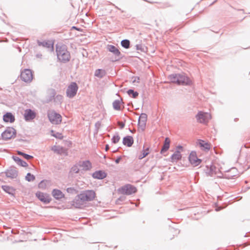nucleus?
Returning a JSON list of instances; mask_svg holds the SVG:
<instances>
[{"label":"nucleus","mask_w":250,"mask_h":250,"mask_svg":"<svg viewBox=\"0 0 250 250\" xmlns=\"http://www.w3.org/2000/svg\"><path fill=\"white\" fill-rule=\"evenodd\" d=\"M78 88L76 82H71L66 89V96L69 98H73L76 95Z\"/></svg>","instance_id":"1a4fd4ad"},{"label":"nucleus","mask_w":250,"mask_h":250,"mask_svg":"<svg viewBox=\"0 0 250 250\" xmlns=\"http://www.w3.org/2000/svg\"><path fill=\"white\" fill-rule=\"evenodd\" d=\"M198 144L202 150L208 152L210 149V144L208 142H206L204 140H198Z\"/></svg>","instance_id":"aec40b11"},{"label":"nucleus","mask_w":250,"mask_h":250,"mask_svg":"<svg viewBox=\"0 0 250 250\" xmlns=\"http://www.w3.org/2000/svg\"><path fill=\"white\" fill-rule=\"evenodd\" d=\"M21 79L24 82H31L33 79L32 71L30 69H24L21 73Z\"/></svg>","instance_id":"f8f14e48"},{"label":"nucleus","mask_w":250,"mask_h":250,"mask_svg":"<svg viewBox=\"0 0 250 250\" xmlns=\"http://www.w3.org/2000/svg\"><path fill=\"white\" fill-rule=\"evenodd\" d=\"M23 116L24 120L27 122H29L36 118V113L34 110L28 108L25 110Z\"/></svg>","instance_id":"2eb2a0df"},{"label":"nucleus","mask_w":250,"mask_h":250,"mask_svg":"<svg viewBox=\"0 0 250 250\" xmlns=\"http://www.w3.org/2000/svg\"><path fill=\"white\" fill-rule=\"evenodd\" d=\"M80 163L81 161H79L71 167L69 172V176L73 177L74 173L77 174L80 172L79 167H80Z\"/></svg>","instance_id":"a878e982"},{"label":"nucleus","mask_w":250,"mask_h":250,"mask_svg":"<svg viewBox=\"0 0 250 250\" xmlns=\"http://www.w3.org/2000/svg\"><path fill=\"white\" fill-rule=\"evenodd\" d=\"M72 205L76 208H81L84 201H82L81 199L78 197V194L75 197V199L72 201Z\"/></svg>","instance_id":"c756f323"},{"label":"nucleus","mask_w":250,"mask_h":250,"mask_svg":"<svg viewBox=\"0 0 250 250\" xmlns=\"http://www.w3.org/2000/svg\"><path fill=\"white\" fill-rule=\"evenodd\" d=\"M170 230L172 232H173L175 235H177L179 233L180 230L178 229H175L173 227L170 228Z\"/></svg>","instance_id":"49530a36"},{"label":"nucleus","mask_w":250,"mask_h":250,"mask_svg":"<svg viewBox=\"0 0 250 250\" xmlns=\"http://www.w3.org/2000/svg\"><path fill=\"white\" fill-rule=\"evenodd\" d=\"M182 156L179 150H176L175 152L170 156L171 162H176L182 159Z\"/></svg>","instance_id":"c85d7f7f"},{"label":"nucleus","mask_w":250,"mask_h":250,"mask_svg":"<svg viewBox=\"0 0 250 250\" xmlns=\"http://www.w3.org/2000/svg\"><path fill=\"white\" fill-rule=\"evenodd\" d=\"M63 97L61 95H57L55 98H54V101L56 102H60V103H62V101Z\"/></svg>","instance_id":"c03bdc74"},{"label":"nucleus","mask_w":250,"mask_h":250,"mask_svg":"<svg viewBox=\"0 0 250 250\" xmlns=\"http://www.w3.org/2000/svg\"><path fill=\"white\" fill-rule=\"evenodd\" d=\"M125 198L124 197H120L117 199L116 200V204H121L120 202H123L125 200Z\"/></svg>","instance_id":"de8ad7c7"},{"label":"nucleus","mask_w":250,"mask_h":250,"mask_svg":"<svg viewBox=\"0 0 250 250\" xmlns=\"http://www.w3.org/2000/svg\"><path fill=\"white\" fill-rule=\"evenodd\" d=\"M145 152H150V148L149 147H146V149H145Z\"/></svg>","instance_id":"bf43d9fd"},{"label":"nucleus","mask_w":250,"mask_h":250,"mask_svg":"<svg viewBox=\"0 0 250 250\" xmlns=\"http://www.w3.org/2000/svg\"><path fill=\"white\" fill-rule=\"evenodd\" d=\"M80 167H83V169L84 171H89L91 169L92 166L89 160H85L82 162H81Z\"/></svg>","instance_id":"bb28decb"},{"label":"nucleus","mask_w":250,"mask_h":250,"mask_svg":"<svg viewBox=\"0 0 250 250\" xmlns=\"http://www.w3.org/2000/svg\"><path fill=\"white\" fill-rule=\"evenodd\" d=\"M56 52L58 61L65 63L69 62L71 58L70 53L67 50V46L65 44L56 45Z\"/></svg>","instance_id":"f03ea898"},{"label":"nucleus","mask_w":250,"mask_h":250,"mask_svg":"<svg viewBox=\"0 0 250 250\" xmlns=\"http://www.w3.org/2000/svg\"><path fill=\"white\" fill-rule=\"evenodd\" d=\"M122 194L124 195H129L135 193L137 191V188L129 184H125L121 187L118 189Z\"/></svg>","instance_id":"39448f33"},{"label":"nucleus","mask_w":250,"mask_h":250,"mask_svg":"<svg viewBox=\"0 0 250 250\" xmlns=\"http://www.w3.org/2000/svg\"><path fill=\"white\" fill-rule=\"evenodd\" d=\"M12 158L18 165L21 167H26L28 166V164L25 161L18 156L13 155Z\"/></svg>","instance_id":"393cba45"},{"label":"nucleus","mask_w":250,"mask_h":250,"mask_svg":"<svg viewBox=\"0 0 250 250\" xmlns=\"http://www.w3.org/2000/svg\"><path fill=\"white\" fill-rule=\"evenodd\" d=\"M107 174L103 170L95 171L92 174L93 178L98 180H103L107 177Z\"/></svg>","instance_id":"dca6fc26"},{"label":"nucleus","mask_w":250,"mask_h":250,"mask_svg":"<svg viewBox=\"0 0 250 250\" xmlns=\"http://www.w3.org/2000/svg\"><path fill=\"white\" fill-rule=\"evenodd\" d=\"M101 125V123L100 122H97L95 125V127L98 129L99 127H100V126Z\"/></svg>","instance_id":"864d4df0"},{"label":"nucleus","mask_w":250,"mask_h":250,"mask_svg":"<svg viewBox=\"0 0 250 250\" xmlns=\"http://www.w3.org/2000/svg\"><path fill=\"white\" fill-rule=\"evenodd\" d=\"M115 8L118 9V10H120L122 12H124V11L121 10L120 8H119L118 7L115 6Z\"/></svg>","instance_id":"680f3d73"},{"label":"nucleus","mask_w":250,"mask_h":250,"mask_svg":"<svg viewBox=\"0 0 250 250\" xmlns=\"http://www.w3.org/2000/svg\"><path fill=\"white\" fill-rule=\"evenodd\" d=\"M146 122H145L143 121H140L138 120V126L141 129L142 131H144L146 128Z\"/></svg>","instance_id":"58836bf2"},{"label":"nucleus","mask_w":250,"mask_h":250,"mask_svg":"<svg viewBox=\"0 0 250 250\" xmlns=\"http://www.w3.org/2000/svg\"><path fill=\"white\" fill-rule=\"evenodd\" d=\"M35 179V176L30 172L27 173L25 180L28 182L33 181Z\"/></svg>","instance_id":"4c0bfd02"},{"label":"nucleus","mask_w":250,"mask_h":250,"mask_svg":"<svg viewBox=\"0 0 250 250\" xmlns=\"http://www.w3.org/2000/svg\"><path fill=\"white\" fill-rule=\"evenodd\" d=\"M170 141L169 138L166 137L165 139L163 146L160 151L161 154H163L168 150L170 147Z\"/></svg>","instance_id":"cd10ccee"},{"label":"nucleus","mask_w":250,"mask_h":250,"mask_svg":"<svg viewBox=\"0 0 250 250\" xmlns=\"http://www.w3.org/2000/svg\"><path fill=\"white\" fill-rule=\"evenodd\" d=\"M50 135L51 136L60 140H62L63 138V136L61 133L55 132L52 129L50 130Z\"/></svg>","instance_id":"473e14b6"},{"label":"nucleus","mask_w":250,"mask_h":250,"mask_svg":"<svg viewBox=\"0 0 250 250\" xmlns=\"http://www.w3.org/2000/svg\"><path fill=\"white\" fill-rule=\"evenodd\" d=\"M119 148H120V147H118L117 149L113 150L112 152L114 153V152H117Z\"/></svg>","instance_id":"e2e57ef3"},{"label":"nucleus","mask_w":250,"mask_h":250,"mask_svg":"<svg viewBox=\"0 0 250 250\" xmlns=\"http://www.w3.org/2000/svg\"><path fill=\"white\" fill-rule=\"evenodd\" d=\"M106 49L109 52L112 53L114 56V58L110 59L112 62H118L122 60L124 56L122 54L119 49L112 44H108L106 46Z\"/></svg>","instance_id":"7ed1b4c3"},{"label":"nucleus","mask_w":250,"mask_h":250,"mask_svg":"<svg viewBox=\"0 0 250 250\" xmlns=\"http://www.w3.org/2000/svg\"><path fill=\"white\" fill-rule=\"evenodd\" d=\"M17 153L18 155L22 156L26 160H29L30 159L33 158V156L26 154L20 150H17Z\"/></svg>","instance_id":"c9c22d12"},{"label":"nucleus","mask_w":250,"mask_h":250,"mask_svg":"<svg viewBox=\"0 0 250 250\" xmlns=\"http://www.w3.org/2000/svg\"><path fill=\"white\" fill-rule=\"evenodd\" d=\"M47 116L49 121L53 124L59 125L62 122L61 115L54 110L48 112Z\"/></svg>","instance_id":"0eeeda50"},{"label":"nucleus","mask_w":250,"mask_h":250,"mask_svg":"<svg viewBox=\"0 0 250 250\" xmlns=\"http://www.w3.org/2000/svg\"><path fill=\"white\" fill-rule=\"evenodd\" d=\"M149 154V152H145V146H144L142 153L139 155L138 159L139 160H142L144 158L147 156Z\"/></svg>","instance_id":"a19ab883"},{"label":"nucleus","mask_w":250,"mask_h":250,"mask_svg":"<svg viewBox=\"0 0 250 250\" xmlns=\"http://www.w3.org/2000/svg\"><path fill=\"white\" fill-rule=\"evenodd\" d=\"M51 194L52 196L57 200H60L65 197V195L62 192L60 189L57 188L53 189Z\"/></svg>","instance_id":"6ab92c4d"},{"label":"nucleus","mask_w":250,"mask_h":250,"mask_svg":"<svg viewBox=\"0 0 250 250\" xmlns=\"http://www.w3.org/2000/svg\"><path fill=\"white\" fill-rule=\"evenodd\" d=\"M56 91L55 89H51L50 90V97L51 98H55V96L56 95Z\"/></svg>","instance_id":"a18cd8bd"},{"label":"nucleus","mask_w":250,"mask_h":250,"mask_svg":"<svg viewBox=\"0 0 250 250\" xmlns=\"http://www.w3.org/2000/svg\"><path fill=\"white\" fill-rule=\"evenodd\" d=\"M129 131L131 132H132V131L131 129H129Z\"/></svg>","instance_id":"774afa93"},{"label":"nucleus","mask_w":250,"mask_h":250,"mask_svg":"<svg viewBox=\"0 0 250 250\" xmlns=\"http://www.w3.org/2000/svg\"><path fill=\"white\" fill-rule=\"evenodd\" d=\"M72 28H74V29H76V30H78V31H79V30H80V29H79V28H78V27H76V26H73V27H72Z\"/></svg>","instance_id":"052dcab7"},{"label":"nucleus","mask_w":250,"mask_h":250,"mask_svg":"<svg viewBox=\"0 0 250 250\" xmlns=\"http://www.w3.org/2000/svg\"><path fill=\"white\" fill-rule=\"evenodd\" d=\"M120 139V137L118 133H117L112 137L111 139V142L113 144H116L119 141Z\"/></svg>","instance_id":"ea45409f"},{"label":"nucleus","mask_w":250,"mask_h":250,"mask_svg":"<svg viewBox=\"0 0 250 250\" xmlns=\"http://www.w3.org/2000/svg\"><path fill=\"white\" fill-rule=\"evenodd\" d=\"M167 79L172 83L179 85L190 86L192 81L184 73L171 74L167 77Z\"/></svg>","instance_id":"f257e3e1"},{"label":"nucleus","mask_w":250,"mask_h":250,"mask_svg":"<svg viewBox=\"0 0 250 250\" xmlns=\"http://www.w3.org/2000/svg\"><path fill=\"white\" fill-rule=\"evenodd\" d=\"M176 150H183V147L181 145H178L176 146Z\"/></svg>","instance_id":"603ef678"},{"label":"nucleus","mask_w":250,"mask_h":250,"mask_svg":"<svg viewBox=\"0 0 250 250\" xmlns=\"http://www.w3.org/2000/svg\"><path fill=\"white\" fill-rule=\"evenodd\" d=\"M238 175L237 169L235 167H232L228 170L224 175V177L228 179H233L235 176Z\"/></svg>","instance_id":"412c9836"},{"label":"nucleus","mask_w":250,"mask_h":250,"mask_svg":"<svg viewBox=\"0 0 250 250\" xmlns=\"http://www.w3.org/2000/svg\"><path fill=\"white\" fill-rule=\"evenodd\" d=\"M200 168L203 172L208 176H212L214 174H215L216 167L213 165H211L209 166L208 165L201 166Z\"/></svg>","instance_id":"4468645a"},{"label":"nucleus","mask_w":250,"mask_h":250,"mask_svg":"<svg viewBox=\"0 0 250 250\" xmlns=\"http://www.w3.org/2000/svg\"><path fill=\"white\" fill-rule=\"evenodd\" d=\"M237 10H238V11H242L243 12H244V10L243 9H237Z\"/></svg>","instance_id":"0e129e2a"},{"label":"nucleus","mask_w":250,"mask_h":250,"mask_svg":"<svg viewBox=\"0 0 250 250\" xmlns=\"http://www.w3.org/2000/svg\"><path fill=\"white\" fill-rule=\"evenodd\" d=\"M3 121L5 123H13L15 121V117L11 112H7L3 115Z\"/></svg>","instance_id":"f3484780"},{"label":"nucleus","mask_w":250,"mask_h":250,"mask_svg":"<svg viewBox=\"0 0 250 250\" xmlns=\"http://www.w3.org/2000/svg\"><path fill=\"white\" fill-rule=\"evenodd\" d=\"M37 198L42 203L44 204H48L50 203L52 198L50 197V195L46 193H43L40 191H38L36 194Z\"/></svg>","instance_id":"9d476101"},{"label":"nucleus","mask_w":250,"mask_h":250,"mask_svg":"<svg viewBox=\"0 0 250 250\" xmlns=\"http://www.w3.org/2000/svg\"><path fill=\"white\" fill-rule=\"evenodd\" d=\"M195 118L198 122L205 124L208 122L210 118V115L208 114V113L199 111L196 115Z\"/></svg>","instance_id":"9b49d317"},{"label":"nucleus","mask_w":250,"mask_h":250,"mask_svg":"<svg viewBox=\"0 0 250 250\" xmlns=\"http://www.w3.org/2000/svg\"><path fill=\"white\" fill-rule=\"evenodd\" d=\"M4 174L7 178L15 179L18 176V171L15 167L10 166L4 172H1L0 175L3 176Z\"/></svg>","instance_id":"6e6552de"},{"label":"nucleus","mask_w":250,"mask_h":250,"mask_svg":"<svg viewBox=\"0 0 250 250\" xmlns=\"http://www.w3.org/2000/svg\"><path fill=\"white\" fill-rule=\"evenodd\" d=\"M96 193L93 190H87L83 191L81 193L78 194V197L82 200V201H91L95 197Z\"/></svg>","instance_id":"20e7f679"},{"label":"nucleus","mask_w":250,"mask_h":250,"mask_svg":"<svg viewBox=\"0 0 250 250\" xmlns=\"http://www.w3.org/2000/svg\"><path fill=\"white\" fill-rule=\"evenodd\" d=\"M125 120L124 122L120 124V128L121 129H123L125 127Z\"/></svg>","instance_id":"3c124183"},{"label":"nucleus","mask_w":250,"mask_h":250,"mask_svg":"<svg viewBox=\"0 0 250 250\" xmlns=\"http://www.w3.org/2000/svg\"><path fill=\"white\" fill-rule=\"evenodd\" d=\"M238 120H239L238 118H235L234 120L235 122H237V121H238Z\"/></svg>","instance_id":"338daca9"},{"label":"nucleus","mask_w":250,"mask_h":250,"mask_svg":"<svg viewBox=\"0 0 250 250\" xmlns=\"http://www.w3.org/2000/svg\"><path fill=\"white\" fill-rule=\"evenodd\" d=\"M121 45L122 47L128 49L130 47V42L128 39H124L121 42Z\"/></svg>","instance_id":"72a5a7b5"},{"label":"nucleus","mask_w":250,"mask_h":250,"mask_svg":"<svg viewBox=\"0 0 250 250\" xmlns=\"http://www.w3.org/2000/svg\"><path fill=\"white\" fill-rule=\"evenodd\" d=\"M51 150L58 154L67 155V150L62 146H54L52 147Z\"/></svg>","instance_id":"4be33fe9"},{"label":"nucleus","mask_w":250,"mask_h":250,"mask_svg":"<svg viewBox=\"0 0 250 250\" xmlns=\"http://www.w3.org/2000/svg\"><path fill=\"white\" fill-rule=\"evenodd\" d=\"M122 159V156H118L117 158L115 160V163L117 164H119Z\"/></svg>","instance_id":"09e8293b"},{"label":"nucleus","mask_w":250,"mask_h":250,"mask_svg":"<svg viewBox=\"0 0 250 250\" xmlns=\"http://www.w3.org/2000/svg\"><path fill=\"white\" fill-rule=\"evenodd\" d=\"M139 80H140V77H136L135 78V79L133 81V83H134L135 82H136L137 81V82L138 83L139 82Z\"/></svg>","instance_id":"4d7b16f0"},{"label":"nucleus","mask_w":250,"mask_h":250,"mask_svg":"<svg viewBox=\"0 0 250 250\" xmlns=\"http://www.w3.org/2000/svg\"><path fill=\"white\" fill-rule=\"evenodd\" d=\"M16 141L20 142H26L27 140L26 139H23L21 138H20V139L18 138L16 140Z\"/></svg>","instance_id":"8fccbe9b"},{"label":"nucleus","mask_w":250,"mask_h":250,"mask_svg":"<svg viewBox=\"0 0 250 250\" xmlns=\"http://www.w3.org/2000/svg\"><path fill=\"white\" fill-rule=\"evenodd\" d=\"M109 149V146L108 144H106L105 146V150L107 151Z\"/></svg>","instance_id":"6e6d98bb"},{"label":"nucleus","mask_w":250,"mask_h":250,"mask_svg":"<svg viewBox=\"0 0 250 250\" xmlns=\"http://www.w3.org/2000/svg\"><path fill=\"white\" fill-rule=\"evenodd\" d=\"M217 1V0H215L213 2H212V3H211L210 5H213L215 2H216Z\"/></svg>","instance_id":"69168bd1"},{"label":"nucleus","mask_w":250,"mask_h":250,"mask_svg":"<svg viewBox=\"0 0 250 250\" xmlns=\"http://www.w3.org/2000/svg\"><path fill=\"white\" fill-rule=\"evenodd\" d=\"M134 143V139L132 136L127 135L123 139V144L127 147H131Z\"/></svg>","instance_id":"b1692460"},{"label":"nucleus","mask_w":250,"mask_h":250,"mask_svg":"<svg viewBox=\"0 0 250 250\" xmlns=\"http://www.w3.org/2000/svg\"><path fill=\"white\" fill-rule=\"evenodd\" d=\"M2 190L11 196L15 197L16 189L12 187L7 185H2L1 187Z\"/></svg>","instance_id":"5701e85b"},{"label":"nucleus","mask_w":250,"mask_h":250,"mask_svg":"<svg viewBox=\"0 0 250 250\" xmlns=\"http://www.w3.org/2000/svg\"><path fill=\"white\" fill-rule=\"evenodd\" d=\"M188 161L191 165L194 167L199 166L202 162V160L197 157L196 151H192L188 157Z\"/></svg>","instance_id":"ddd939ff"},{"label":"nucleus","mask_w":250,"mask_h":250,"mask_svg":"<svg viewBox=\"0 0 250 250\" xmlns=\"http://www.w3.org/2000/svg\"><path fill=\"white\" fill-rule=\"evenodd\" d=\"M106 75V72L104 69H97L95 70L94 76L100 79L104 78Z\"/></svg>","instance_id":"7c9ffc66"},{"label":"nucleus","mask_w":250,"mask_h":250,"mask_svg":"<svg viewBox=\"0 0 250 250\" xmlns=\"http://www.w3.org/2000/svg\"><path fill=\"white\" fill-rule=\"evenodd\" d=\"M17 135L16 130L13 127H7L6 129L1 133V138L4 140H8L12 138H15Z\"/></svg>","instance_id":"423d86ee"},{"label":"nucleus","mask_w":250,"mask_h":250,"mask_svg":"<svg viewBox=\"0 0 250 250\" xmlns=\"http://www.w3.org/2000/svg\"><path fill=\"white\" fill-rule=\"evenodd\" d=\"M121 103H123L122 99L121 100H115L112 103L113 109L114 110H117V111L121 110L120 105H121Z\"/></svg>","instance_id":"2f4dec72"},{"label":"nucleus","mask_w":250,"mask_h":250,"mask_svg":"<svg viewBox=\"0 0 250 250\" xmlns=\"http://www.w3.org/2000/svg\"><path fill=\"white\" fill-rule=\"evenodd\" d=\"M139 80H140V77H136L135 78V79L133 81V83H134L135 82H136L137 81V82L138 83L139 82Z\"/></svg>","instance_id":"13d9d810"},{"label":"nucleus","mask_w":250,"mask_h":250,"mask_svg":"<svg viewBox=\"0 0 250 250\" xmlns=\"http://www.w3.org/2000/svg\"><path fill=\"white\" fill-rule=\"evenodd\" d=\"M147 118V116L146 114L145 113H142L140 114L138 120H140V121H141V120L143 121L144 122L146 123Z\"/></svg>","instance_id":"37998d69"},{"label":"nucleus","mask_w":250,"mask_h":250,"mask_svg":"<svg viewBox=\"0 0 250 250\" xmlns=\"http://www.w3.org/2000/svg\"><path fill=\"white\" fill-rule=\"evenodd\" d=\"M136 49L142 52H145L146 47L142 44H138L135 45Z\"/></svg>","instance_id":"79ce46f5"},{"label":"nucleus","mask_w":250,"mask_h":250,"mask_svg":"<svg viewBox=\"0 0 250 250\" xmlns=\"http://www.w3.org/2000/svg\"><path fill=\"white\" fill-rule=\"evenodd\" d=\"M37 44L40 46H43V47L50 49L51 50H54V45L53 43L51 41H40L39 40H37Z\"/></svg>","instance_id":"a211bd4d"},{"label":"nucleus","mask_w":250,"mask_h":250,"mask_svg":"<svg viewBox=\"0 0 250 250\" xmlns=\"http://www.w3.org/2000/svg\"><path fill=\"white\" fill-rule=\"evenodd\" d=\"M126 93L130 97L133 98H136L139 95V93L137 91H134L133 89H129L126 91Z\"/></svg>","instance_id":"f704fd0d"},{"label":"nucleus","mask_w":250,"mask_h":250,"mask_svg":"<svg viewBox=\"0 0 250 250\" xmlns=\"http://www.w3.org/2000/svg\"><path fill=\"white\" fill-rule=\"evenodd\" d=\"M221 209H222V208L220 207H219V206L216 207L215 208V210L216 211H219L221 210Z\"/></svg>","instance_id":"5fc2aeb1"},{"label":"nucleus","mask_w":250,"mask_h":250,"mask_svg":"<svg viewBox=\"0 0 250 250\" xmlns=\"http://www.w3.org/2000/svg\"><path fill=\"white\" fill-rule=\"evenodd\" d=\"M67 193L71 194H77L79 192V190L77 188L74 187H69L67 188L66 189Z\"/></svg>","instance_id":"e433bc0d"}]
</instances>
